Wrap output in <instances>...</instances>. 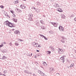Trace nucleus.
<instances>
[{
	"label": "nucleus",
	"instance_id": "nucleus-1",
	"mask_svg": "<svg viewBox=\"0 0 76 76\" xmlns=\"http://www.w3.org/2000/svg\"><path fill=\"white\" fill-rule=\"evenodd\" d=\"M5 25H6V26H8L10 28H12L15 27V24L13 23H12L10 22L7 20L6 21H5L4 23Z\"/></svg>",
	"mask_w": 76,
	"mask_h": 76
},
{
	"label": "nucleus",
	"instance_id": "nucleus-2",
	"mask_svg": "<svg viewBox=\"0 0 76 76\" xmlns=\"http://www.w3.org/2000/svg\"><path fill=\"white\" fill-rule=\"evenodd\" d=\"M52 5L53 6L57 9H58V8L60 7V5H58L57 3H53Z\"/></svg>",
	"mask_w": 76,
	"mask_h": 76
},
{
	"label": "nucleus",
	"instance_id": "nucleus-3",
	"mask_svg": "<svg viewBox=\"0 0 76 76\" xmlns=\"http://www.w3.org/2000/svg\"><path fill=\"white\" fill-rule=\"evenodd\" d=\"M58 53L59 54H62L64 53V51H63V50L59 48L58 50Z\"/></svg>",
	"mask_w": 76,
	"mask_h": 76
},
{
	"label": "nucleus",
	"instance_id": "nucleus-4",
	"mask_svg": "<svg viewBox=\"0 0 76 76\" xmlns=\"http://www.w3.org/2000/svg\"><path fill=\"white\" fill-rule=\"evenodd\" d=\"M61 38L62 39L61 40V42H62V43H64L65 42V41L64 40H66V39H67L66 38V37L63 36L61 37Z\"/></svg>",
	"mask_w": 76,
	"mask_h": 76
},
{
	"label": "nucleus",
	"instance_id": "nucleus-5",
	"mask_svg": "<svg viewBox=\"0 0 76 76\" xmlns=\"http://www.w3.org/2000/svg\"><path fill=\"white\" fill-rule=\"evenodd\" d=\"M38 72L42 76H45V74H44V73L42 72H41V71H40V70L38 71Z\"/></svg>",
	"mask_w": 76,
	"mask_h": 76
},
{
	"label": "nucleus",
	"instance_id": "nucleus-6",
	"mask_svg": "<svg viewBox=\"0 0 76 76\" xmlns=\"http://www.w3.org/2000/svg\"><path fill=\"white\" fill-rule=\"evenodd\" d=\"M59 29L60 31H62L63 32L64 31V28H63V27L61 26H59Z\"/></svg>",
	"mask_w": 76,
	"mask_h": 76
},
{
	"label": "nucleus",
	"instance_id": "nucleus-7",
	"mask_svg": "<svg viewBox=\"0 0 76 76\" xmlns=\"http://www.w3.org/2000/svg\"><path fill=\"white\" fill-rule=\"evenodd\" d=\"M36 25L37 26H39V27L40 26V25H39V22L38 21H36L35 22Z\"/></svg>",
	"mask_w": 76,
	"mask_h": 76
},
{
	"label": "nucleus",
	"instance_id": "nucleus-8",
	"mask_svg": "<svg viewBox=\"0 0 76 76\" xmlns=\"http://www.w3.org/2000/svg\"><path fill=\"white\" fill-rule=\"evenodd\" d=\"M64 57H66V56H63L60 58L61 60H62V61L63 62V63H64Z\"/></svg>",
	"mask_w": 76,
	"mask_h": 76
},
{
	"label": "nucleus",
	"instance_id": "nucleus-9",
	"mask_svg": "<svg viewBox=\"0 0 76 76\" xmlns=\"http://www.w3.org/2000/svg\"><path fill=\"white\" fill-rule=\"evenodd\" d=\"M56 10L57 11H58L59 12H63V10L61 8H58Z\"/></svg>",
	"mask_w": 76,
	"mask_h": 76
},
{
	"label": "nucleus",
	"instance_id": "nucleus-10",
	"mask_svg": "<svg viewBox=\"0 0 76 76\" xmlns=\"http://www.w3.org/2000/svg\"><path fill=\"white\" fill-rule=\"evenodd\" d=\"M14 33H15V34H16L17 35H18L20 34V32H19V31H18L15 30L14 31Z\"/></svg>",
	"mask_w": 76,
	"mask_h": 76
},
{
	"label": "nucleus",
	"instance_id": "nucleus-11",
	"mask_svg": "<svg viewBox=\"0 0 76 76\" xmlns=\"http://www.w3.org/2000/svg\"><path fill=\"white\" fill-rule=\"evenodd\" d=\"M1 52L2 53H6L7 52V50L5 49L4 50H1Z\"/></svg>",
	"mask_w": 76,
	"mask_h": 76
},
{
	"label": "nucleus",
	"instance_id": "nucleus-12",
	"mask_svg": "<svg viewBox=\"0 0 76 76\" xmlns=\"http://www.w3.org/2000/svg\"><path fill=\"white\" fill-rule=\"evenodd\" d=\"M51 23L52 24V25H53L55 27H56L57 24H56V23L51 22Z\"/></svg>",
	"mask_w": 76,
	"mask_h": 76
},
{
	"label": "nucleus",
	"instance_id": "nucleus-13",
	"mask_svg": "<svg viewBox=\"0 0 76 76\" xmlns=\"http://www.w3.org/2000/svg\"><path fill=\"white\" fill-rule=\"evenodd\" d=\"M61 18L62 19H65V15L64 14H62L61 15Z\"/></svg>",
	"mask_w": 76,
	"mask_h": 76
},
{
	"label": "nucleus",
	"instance_id": "nucleus-14",
	"mask_svg": "<svg viewBox=\"0 0 76 76\" xmlns=\"http://www.w3.org/2000/svg\"><path fill=\"white\" fill-rule=\"evenodd\" d=\"M20 7L21 9H25V8L26 7L24 6L23 5H21L20 6Z\"/></svg>",
	"mask_w": 76,
	"mask_h": 76
},
{
	"label": "nucleus",
	"instance_id": "nucleus-15",
	"mask_svg": "<svg viewBox=\"0 0 76 76\" xmlns=\"http://www.w3.org/2000/svg\"><path fill=\"white\" fill-rule=\"evenodd\" d=\"M24 72L25 73H27V74H29V71H27V70H24Z\"/></svg>",
	"mask_w": 76,
	"mask_h": 76
},
{
	"label": "nucleus",
	"instance_id": "nucleus-16",
	"mask_svg": "<svg viewBox=\"0 0 76 76\" xmlns=\"http://www.w3.org/2000/svg\"><path fill=\"white\" fill-rule=\"evenodd\" d=\"M43 64L44 66H47V64L46 62H44V63H43Z\"/></svg>",
	"mask_w": 76,
	"mask_h": 76
},
{
	"label": "nucleus",
	"instance_id": "nucleus-17",
	"mask_svg": "<svg viewBox=\"0 0 76 76\" xmlns=\"http://www.w3.org/2000/svg\"><path fill=\"white\" fill-rule=\"evenodd\" d=\"M29 18H32L33 17V15L32 14H29L28 15Z\"/></svg>",
	"mask_w": 76,
	"mask_h": 76
},
{
	"label": "nucleus",
	"instance_id": "nucleus-18",
	"mask_svg": "<svg viewBox=\"0 0 76 76\" xmlns=\"http://www.w3.org/2000/svg\"><path fill=\"white\" fill-rule=\"evenodd\" d=\"M28 20L29 21H32V18L31 17H29Z\"/></svg>",
	"mask_w": 76,
	"mask_h": 76
},
{
	"label": "nucleus",
	"instance_id": "nucleus-19",
	"mask_svg": "<svg viewBox=\"0 0 76 76\" xmlns=\"http://www.w3.org/2000/svg\"><path fill=\"white\" fill-rule=\"evenodd\" d=\"M40 22L41 24L42 25H43V24H44V21L42 20H40Z\"/></svg>",
	"mask_w": 76,
	"mask_h": 76
},
{
	"label": "nucleus",
	"instance_id": "nucleus-20",
	"mask_svg": "<svg viewBox=\"0 0 76 76\" xmlns=\"http://www.w3.org/2000/svg\"><path fill=\"white\" fill-rule=\"evenodd\" d=\"M37 44H38V43H35V42H33L32 44L34 46V45H37Z\"/></svg>",
	"mask_w": 76,
	"mask_h": 76
},
{
	"label": "nucleus",
	"instance_id": "nucleus-21",
	"mask_svg": "<svg viewBox=\"0 0 76 76\" xmlns=\"http://www.w3.org/2000/svg\"><path fill=\"white\" fill-rule=\"evenodd\" d=\"M74 63L72 64L70 66V67H73L74 66Z\"/></svg>",
	"mask_w": 76,
	"mask_h": 76
},
{
	"label": "nucleus",
	"instance_id": "nucleus-22",
	"mask_svg": "<svg viewBox=\"0 0 76 76\" xmlns=\"http://www.w3.org/2000/svg\"><path fill=\"white\" fill-rule=\"evenodd\" d=\"M13 21L15 22H17V19H15V18H13Z\"/></svg>",
	"mask_w": 76,
	"mask_h": 76
},
{
	"label": "nucleus",
	"instance_id": "nucleus-23",
	"mask_svg": "<svg viewBox=\"0 0 76 76\" xmlns=\"http://www.w3.org/2000/svg\"><path fill=\"white\" fill-rule=\"evenodd\" d=\"M6 57L5 56H3L2 59V60H4V59H6Z\"/></svg>",
	"mask_w": 76,
	"mask_h": 76
},
{
	"label": "nucleus",
	"instance_id": "nucleus-24",
	"mask_svg": "<svg viewBox=\"0 0 76 76\" xmlns=\"http://www.w3.org/2000/svg\"><path fill=\"white\" fill-rule=\"evenodd\" d=\"M40 36V37H42V38H44V37H45V36L43 35L42 34H39Z\"/></svg>",
	"mask_w": 76,
	"mask_h": 76
},
{
	"label": "nucleus",
	"instance_id": "nucleus-25",
	"mask_svg": "<svg viewBox=\"0 0 76 76\" xmlns=\"http://www.w3.org/2000/svg\"><path fill=\"white\" fill-rule=\"evenodd\" d=\"M36 12H37V13H39V10L37 9L36 10Z\"/></svg>",
	"mask_w": 76,
	"mask_h": 76
},
{
	"label": "nucleus",
	"instance_id": "nucleus-26",
	"mask_svg": "<svg viewBox=\"0 0 76 76\" xmlns=\"http://www.w3.org/2000/svg\"><path fill=\"white\" fill-rule=\"evenodd\" d=\"M41 28L42 29H45V27H44V26H41Z\"/></svg>",
	"mask_w": 76,
	"mask_h": 76
},
{
	"label": "nucleus",
	"instance_id": "nucleus-27",
	"mask_svg": "<svg viewBox=\"0 0 76 76\" xmlns=\"http://www.w3.org/2000/svg\"><path fill=\"white\" fill-rule=\"evenodd\" d=\"M15 45L16 46H18L19 45V44L16 43H15Z\"/></svg>",
	"mask_w": 76,
	"mask_h": 76
},
{
	"label": "nucleus",
	"instance_id": "nucleus-28",
	"mask_svg": "<svg viewBox=\"0 0 76 76\" xmlns=\"http://www.w3.org/2000/svg\"><path fill=\"white\" fill-rule=\"evenodd\" d=\"M37 5H40V3H39V2H37Z\"/></svg>",
	"mask_w": 76,
	"mask_h": 76
},
{
	"label": "nucleus",
	"instance_id": "nucleus-29",
	"mask_svg": "<svg viewBox=\"0 0 76 76\" xmlns=\"http://www.w3.org/2000/svg\"><path fill=\"white\" fill-rule=\"evenodd\" d=\"M51 50L52 51H54L55 50H54V48H52L51 49Z\"/></svg>",
	"mask_w": 76,
	"mask_h": 76
},
{
	"label": "nucleus",
	"instance_id": "nucleus-30",
	"mask_svg": "<svg viewBox=\"0 0 76 76\" xmlns=\"http://www.w3.org/2000/svg\"><path fill=\"white\" fill-rule=\"evenodd\" d=\"M47 52L48 53V54H51V51H47Z\"/></svg>",
	"mask_w": 76,
	"mask_h": 76
},
{
	"label": "nucleus",
	"instance_id": "nucleus-31",
	"mask_svg": "<svg viewBox=\"0 0 76 76\" xmlns=\"http://www.w3.org/2000/svg\"><path fill=\"white\" fill-rule=\"evenodd\" d=\"M18 12H22V11H21V10H19V9H18Z\"/></svg>",
	"mask_w": 76,
	"mask_h": 76
},
{
	"label": "nucleus",
	"instance_id": "nucleus-32",
	"mask_svg": "<svg viewBox=\"0 0 76 76\" xmlns=\"http://www.w3.org/2000/svg\"><path fill=\"white\" fill-rule=\"evenodd\" d=\"M44 38L45 40H48V39L45 36V37H44Z\"/></svg>",
	"mask_w": 76,
	"mask_h": 76
},
{
	"label": "nucleus",
	"instance_id": "nucleus-33",
	"mask_svg": "<svg viewBox=\"0 0 76 76\" xmlns=\"http://www.w3.org/2000/svg\"><path fill=\"white\" fill-rule=\"evenodd\" d=\"M15 10L17 12H18V9L16 8L15 9Z\"/></svg>",
	"mask_w": 76,
	"mask_h": 76
},
{
	"label": "nucleus",
	"instance_id": "nucleus-34",
	"mask_svg": "<svg viewBox=\"0 0 76 76\" xmlns=\"http://www.w3.org/2000/svg\"><path fill=\"white\" fill-rule=\"evenodd\" d=\"M4 74H6L7 73V71L5 70L4 72Z\"/></svg>",
	"mask_w": 76,
	"mask_h": 76
},
{
	"label": "nucleus",
	"instance_id": "nucleus-35",
	"mask_svg": "<svg viewBox=\"0 0 76 76\" xmlns=\"http://www.w3.org/2000/svg\"><path fill=\"white\" fill-rule=\"evenodd\" d=\"M1 8V9H3L4 8V7L3 5H1L0 6Z\"/></svg>",
	"mask_w": 76,
	"mask_h": 76
},
{
	"label": "nucleus",
	"instance_id": "nucleus-36",
	"mask_svg": "<svg viewBox=\"0 0 76 76\" xmlns=\"http://www.w3.org/2000/svg\"><path fill=\"white\" fill-rule=\"evenodd\" d=\"M50 70H51V71H54V69L53 68H52L50 69Z\"/></svg>",
	"mask_w": 76,
	"mask_h": 76
},
{
	"label": "nucleus",
	"instance_id": "nucleus-37",
	"mask_svg": "<svg viewBox=\"0 0 76 76\" xmlns=\"http://www.w3.org/2000/svg\"><path fill=\"white\" fill-rule=\"evenodd\" d=\"M13 18H16V15H15L13 14Z\"/></svg>",
	"mask_w": 76,
	"mask_h": 76
},
{
	"label": "nucleus",
	"instance_id": "nucleus-38",
	"mask_svg": "<svg viewBox=\"0 0 76 76\" xmlns=\"http://www.w3.org/2000/svg\"><path fill=\"white\" fill-rule=\"evenodd\" d=\"M11 13H12V14H14V12H13V11H10Z\"/></svg>",
	"mask_w": 76,
	"mask_h": 76
},
{
	"label": "nucleus",
	"instance_id": "nucleus-39",
	"mask_svg": "<svg viewBox=\"0 0 76 76\" xmlns=\"http://www.w3.org/2000/svg\"><path fill=\"white\" fill-rule=\"evenodd\" d=\"M15 1V3H16V4H18V3L19 2H18V0H17L16 1Z\"/></svg>",
	"mask_w": 76,
	"mask_h": 76
},
{
	"label": "nucleus",
	"instance_id": "nucleus-40",
	"mask_svg": "<svg viewBox=\"0 0 76 76\" xmlns=\"http://www.w3.org/2000/svg\"><path fill=\"white\" fill-rule=\"evenodd\" d=\"M9 45H10V46H12V42H10L9 44Z\"/></svg>",
	"mask_w": 76,
	"mask_h": 76
},
{
	"label": "nucleus",
	"instance_id": "nucleus-41",
	"mask_svg": "<svg viewBox=\"0 0 76 76\" xmlns=\"http://www.w3.org/2000/svg\"><path fill=\"white\" fill-rule=\"evenodd\" d=\"M71 16H72V17H74V16H75V15H73V14H72L71 15Z\"/></svg>",
	"mask_w": 76,
	"mask_h": 76
},
{
	"label": "nucleus",
	"instance_id": "nucleus-42",
	"mask_svg": "<svg viewBox=\"0 0 76 76\" xmlns=\"http://www.w3.org/2000/svg\"><path fill=\"white\" fill-rule=\"evenodd\" d=\"M35 64L37 65L38 64V62H35Z\"/></svg>",
	"mask_w": 76,
	"mask_h": 76
},
{
	"label": "nucleus",
	"instance_id": "nucleus-43",
	"mask_svg": "<svg viewBox=\"0 0 76 76\" xmlns=\"http://www.w3.org/2000/svg\"><path fill=\"white\" fill-rule=\"evenodd\" d=\"M19 40H20V41H23V40H22V39H19Z\"/></svg>",
	"mask_w": 76,
	"mask_h": 76
},
{
	"label": "nucleus",
	"instance_id": "nucleus-44",
	"mask_svg": "<svg viewBox=\"0 0 76 76\" xmlns=\"http://www.w3.org/2000/svg\"><path fill=\"white\" fill-rule=\"evenodd\" d=\"M38 46V47H41V46H40V45H38V44H37Z\"/></svg>",
	"mask_w": 76,
	"mask_h": 76
},
{
	"label": "nucleus",
	"instance_id": "nucleus-45",
	"mask_svg": "<svg viewBox=\"0 0 76 76\" xmlns=\"http://www.w3.org/2000/svg\"><path fill=\"white\" fill-rule=\"evenodd\" d=\"M33 75L34 76H37L36 75H35V74H34V73L33 74Z\"/></svg>",
	"mask_w": 76,
	"mask_h": 76
},
{
	"label": "nucleus",
	"instance_id": "nucleus-46",
	"mask_svg": "<svg viewBox=\"0 0 76 76\" xmlns=\"http://www.w3.org/2000/svg\"><path fill=\"white\" fill-rule=\"evenodd\" d=\"M5 15L6 16H7H7H9V15H8L6 14H5Z\"/></svg>",
	"mask_w": 76,
	"mask_h": 76
},
{
	"label": "nucleus",
	"instance_id": "nucleus-47",
	"mask_svg": "<svg viewBox=\"0 0 76 76\" xmlns=\"http://www.w3.org/2000/svg\"><path fill=\"white\" fill-rule=\"evenodd\" d=\"M49 48H51V49L53 48H52V46H50L49 47Z\"/></svg>",
	"mask_w": 76,
	"mask_h": 76
},
{
	"label": "nucleus",
	"instance_id": "nucleus-48",
	"mask_svg": "<svg viewBox=\"0 0 76 76\" xmlns=\"http://www.w3.org/2000/svg\"><path fill=\"white\" fill-rule=\"evenodd\" d=\"M33 46L35 47H37V45H34Z\"/></svg>",
	"mask_w": 76,
	"mask_h": 76
},
{
	"label": "nucleus",
	"instance_id": "nucleus-49",
	"mask_svg": "<svg viewBox=\"0 0 76 76\" xmlns=\"http://www.w3.org/2000/svg\"><path fill=\"white\" fill-rule=\"evenodd\" d=\"M3 47V45H0V47Z\"/></svg>",
	"mask_w": 76,
	"mask_h": 76
},
{
	"label": "nucleus",
	"instance_id": "nucleus-50",
	"mask_svg": "<svg viewBox=\"0 0 76 76\" xmlns=\"http://www.w3.org/2000/svg\"><path fill=\"white\" fill-rule=\"evenodd\" d=\"M50 1H51V2H53V1H54V0H50Z\"/></svg>",
	"mask_w": 76,
	"mask_h": 76
},
{
	"label": "nucleus",
	"instance_id": "nucleus-51",
	"mask_svg": "<svg viewBox=\"0 0 76 76\" xmlns=\"http://www.w3.org/2000/svg\"><path fill=\"white\" fill-rule=\"evenodd\" d=\"M36 51H37V52H39V50H36Z\"/></svg>",
	"mask_w": 76,
	"mask_h": 76
},
{
	"label": "nucleus",
	"instance_id": "nucleus-52",
	"mask_svg": "<svg viewBox=\"0 0 76 76\" xmlns=\"http://www.w3.org/2000/svg\"><path fill=\"white\" fill-rule=\"evenodd\" d=\"M74 20H75L76 22V18H75L74 19Z\"/></svg>",
	"mask_w": 76,
	"mask_h": 76
},
{
	"label": "nucleus",
	"instance_id": "nucleus-53",
	"mask_svg": "<svg viewBox=\"0 0 76 76\" xmlns=\"http://www.w3.org/2000/svg\"><path fill=\"white\" fill-rule=\"evenodd\" d=\"M30 74V75H32V73H31V72H30V73H29Z\"/></svg>",
	"mask_w": 76,
	"mask_h": 76
},
{
	"label": "nucleus",
	"instance_id": "nucleus-54",
	"mask_svg": "<svg viewBox=\"0 0 76 76\" xmlns=\"http://www.w3.org/2000/svg\"><path fill=\"white\" fill-rule=\"evenodd\" d=\"M14 4H16V3L15 1H14Z\"/></svg>",
	"mask_w": 76,
	"mask_h": 76
},
{
	"label": "nucleus",
	"instance_id": "nucleus-55",
	"mask_svg": "<svg viewBox=\"0 0 76 76\" xmlns=\"http://www.w3.org/2000/svg\"><path fill=\"white\" fill-rule=\"evenodd\" d=\"M64 47H66V45H64Z\"/></svg>",
	"mask_w": 76,
	"mask_h": 76
},
{
	"label": "nucleus",
	"instance_id": "nucleus-56",
	"mask_svg": "<svg viewBox=\"0 0 76 76\" xmlns=\"http://www.w3.org/2000/svg\"><path fill=\"white\" fill-rule=\"evenodd\" d=\"M12 31H14V30H15V29H12Z\"/></svg>",
	"mask_w": 76,
	"mask_h": 76
},
{
	"label": "nucleus",
	"instance_id": "nucleus-57",
	"mask_svg": "<svg viewBox=\"0 0 76 76\" xmlns=\"http://www.w3.org/2000/svg\"><path fill=\"white\" fill-rule=\"evenodd\" d=\"M4 44H6V42H4Z\"/></svg>",
	"mask_w": 76,
	"mask_h": 76
},
{
	"label": "nucleus",
	"instance_id": "nucleus-58",
	"mask_svg": "<svg viewBox=\"0 0 76 76\" xmlns=\"http://www.w3.org/2000/svg\"><path fill=\"white\" fill-rule=\"evenodd\" d=\"M2 75L3 76H6V75H4V74H3Z\"/></svg>",
	"mask_w": 76,
	"mask_h": 76
},
{
	"label": "nucleus",
	"instance_id": "nucleus-59",
	"mask_svg": "<svg viewBox=\"0 0 76 76\" xmlns=\"http://www.w3.org/2000/svg\"><path fill=\"white\" fill-rule=\"evenodd\" d=\"M32 53H31V56H32Z\"/></svg>",
	"mask_w": 76,
	"mask_h": 76
},
{
	"label": "nucleus",
	"instance_id": "nucleus-60",
	"mask_svg": "<svg viewBox=\"0 0 76 76\" xmlns=\"http://www.w3.org/2000/svg\"><path fill=\"white\" fill-rule=\"evenodd\" d=\"M0 75H1V74L0 72Z\"/></svg>",
	"mask_w": 76,
	"mask_h": 76
},
{
	"label": "nucleus",
	"instance_id": "nucleus-61",
	"mask_svg": "<svg viewBox=\"0 0 76 76\" xmlns=\"http://www.w3.org/2000/svg\"><path fill=\"white\" fill-rule=\"evenodd\" d=\"M34 9H36V8H35V7H34Z\"/></svg>",
	"mask_w": 76,
	"mask_h": 76
},
{
	"label": "nucleus",
	"instance_id": "nucleus-62",
	"mask_svg": "<svg viewBox=\"0 0 76 76\" xmlns=\"http://www.w3.org/2000/svg\"><path fill=\"white\" fill-rule=\"evenodd\" d=\"M43 69H44V68H43V67H42V66L41 67Z\"/></svg>",
	"mask_w": 76,
	"mask_h": 76
},
{
	"label": "nucleus",
	"instance_id": "nucleus-63",
	"mask_svg": "<svg viewBox=\"0 0 76 76\" xmlns=\"http://www.w3.org/2000/svg\"><path fill=\"white\" fill-rule=\"evenodd\" d=\"M29 56H31L29 55H28Z\"/></svg>",
	"mask_w": 76,
	"mask_h": 76
},
{
	"label": "nucleus",
	"instance_id": "nucleus-64",
	"mask_svg": "<svg viewBox=\"0 0 76 76\" xmlns=\"http://www.w3.org/2000/svg\"><path fill=\"white\" fill-rule=\"evenodd\" d=\"M75 53H76V51H75Z\"/></svg>",
	"mask_w": 76,
	"mask_h": 76
}]
</instances>
